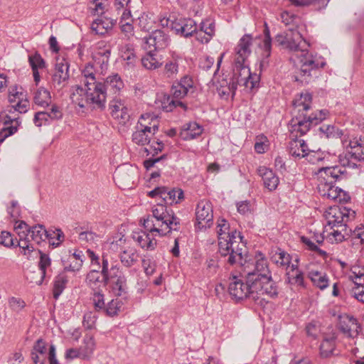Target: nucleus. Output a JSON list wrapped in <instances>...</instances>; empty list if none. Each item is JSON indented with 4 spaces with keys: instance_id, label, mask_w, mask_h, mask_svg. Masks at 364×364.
Here are the masks:
<instances>
[{
    "instance_id": "obj_30",
    "label": "nucleus",
    "mask_w": 364,
    "mask_h": 364,
    "mask_svg": "<svg viewBox=\"0 0 364 364\" xmlns=\"http://www.w3.org/2000/svg\"><path fill=\"white\" fill-rule=\"evenodd\" d=\"M257 173L262 177L266 188L272 191L277 188L279 179L271 169L266 166H259Z\"/></svg>"
},
{
    "instance_id": "obj_8",
    "label": "nucleus",
    "mask_w": 364,
    "mask_h": 364,
    "mask_svg": "<svg viewBox=\"0 0 364 364\" xmlns=\"http://www.w3.org/2000/svg\"><path fill=\"white\" fill-rule=\"evenodd\" d=\"M224 55V53H222L218 59L217 65L214 70V75L208 83V87L212 91H216L221 98L228 100L229 97H234L237 89V83L231 77L224 75H220L216 74Z\"/></svg>"
},
{
    "instance_id": "obj_54",
    "label": "nucleus",
    "mask_w": 364,
    "mask_h": 364,
    "mask_svg": "<svg viewBox=\"0 0 364 364\" xmlns=\"http://www.w3.org/2000/svg\"><path fill=\"white\" fill-rule=\"evenodd\" d=\"M335 348L334 338H325L320 345V353L322 357L330 356Z\"/></svg>"
},
{
    "instance_id": "obj_61",
    "label": "nucleus",
    "mask_w": 364,
    "mask_h": 364,
    "mask_svg": "<svg viewBox=\"0 0 364 364\" xmlns=\"http://www.w3.org/2000/svg\"><path fill=\"white\" fill-rule=\"evenodd\" d=\"M293 4L296 6H306L311 4H317L319 9L324 8L327 6L330 0H289Z\"/></svg>"
},
{
    "instance_id": "obj_27",
    "label": "nucleus",
    "mask_w": 364,
    "mask_h": 364,
    "mask_svg": "<svg viewBox=\"0 0 364 364\" xmlns=\"http://www.w3.org/2000/svg\"><path fill=\"white\" fill-rule=\"evenodd\" d=\"M252 38L250 35L246 34L243 36L237 45L236 48V54L235 60L239 62H245L250 56L252 50Z\"/></svg>"
},
{
    "instance_id": "obj_53",
    "label": "nucleus",
    "mask_w": 364,
    "mask_h": 364,
    "mask_svg": "<svg viewBox=\"0 0 364 364\" xmlns=\"http://www.w3.org/2000/svg\"><path fill=\"white\" fill-rule=\"evenodd\" d=\"M82 253L81 251H75L72 255H70V260L75 259V264H65V269L68 271H79L82 266Z\"/></svg>"
},
{
    "instance_id": "obj_60",
    "label": "nucleus",
    "mask_w": 364,
    "mask_h": 364,
    "mask_svg": "<svg viewBox=\"0 0 364 364\" xmlns=\"http://www.w3.org/2000/svg\"><path fill=\"white\" fill-rule=\"evenodd\" d=\"M48 238L51 245L57 247L63 242L65 235L61 230L57 229L52 233H49Z\"/></svg>"
},
{
    "instance_id": "obj_2",
    "label": "nucleus",
    "mask_w": 364,
    "mask_h": 364,
    "mask_svg": "<svg viewBox=\"0 0 364 364\" xmlns=\"http://www.w3.org/2000/svg\"><path fill=\"white\" fill-rule=\"evenodd\" d=\"M219 252L223 257H228L230 264L243 265L245 245L242 242L240 232L231 228L228 221L223 218L217 222Z\"/></svg>"
},
{
    "instance_id": "obj_62",
    "label": "nucleus",
    "mask_w": 364,
    "mask_h": 364,
    "mask_svg": "<svg viewBox=\"0 0 364 364\" xmlns=\"http://www.w3.org/2000/svg\"><path fill=\"white\" fill-rule=\"evenodd\" d=\"M154 21L145 13L139 17V25L144 31H150L154 27Z\"/></svg>"
},
{
    "instance_id": "obj_9",
    "label": "nucleus",
    "mask_w": 364,
    "mask_h": 364,
    "mask_svg": "<svg viewBox=\"0 0 364 364\" xmlns=\"http://www.w3.org/2000/svg\"><path fill=\"white\" fill-rule=\"evenodd\" d=\"M275 39L279 45L293 53L291 57L294 58L310 46L301 34L294 29H289V32L277 35Z\"/></svg>"
},
{
    "instance_id": "obj_41",
    "label": "nucleus",
    "mask_w": 364,
    "mask_h": 364,
    "mask_svg": "<svg viewBox=\"0 0 364 364\" xmlns=\"http://www.w3.org/2000/svg\"><path fill=\"white\" fill-rule=\"evenodd\" d=\"M95 348L94 338L91 335H86L83 339V343L80 346V350L82 359H89L92 355Z\"/></svg>"
},
{
    "instance_id": "obj_51",
    "label": "nucleus",
    "mask_w": 364,
    "mask_h": 364,
    "mask_svg": "<svg viewBox=\"0 0 364 364\" xmlns=\"http://www.w3.org/2000/svg\"><path fill=\"white\" fill-rule=\"evenodd\" d=\"M67 282L68 277L64 273L59 274L56 277L53 287V296L55 299H58L62 294L65 288Z\"/></svg>"
},
{
    "instance_id": "obj_56",
    "label": "nucleus",
    "mask_w": 364,
    "mask_h": 364,
    "mask_svg": "<svg viewBox=\"0 0 364 364\" xmlns=\"http://www.w3.org/2000/svg\"><path fill=\"white\" fill-rule=\"evenodd\" d=\"M326 156V154L321 151L309 150L305 157H306L307 161L312 164L319 165L320 164H322V165H324L323 161L325 160Z\"/></svg>"
},
{
    "instance_id": "obj_4",
    "label": "nucleus",
    "mask_w": 364,
    "mask_h": 364,
    "mask_svg": "<svg viewBox=\"0 0 364 364\" xmlns=\"http://www.w3.org/2000/svg\"><path fill=\"white\" fill-rule=\"evenodd\" d=\"M291 60L298 68L295 80L302 84H308L314 81L326 65V61L321 55L310 52L308 48L295 58L291 57Z\"/></svg>"
},
{
    "instance_id": "obj_18",
    "label": "nucleus",
    "mask_w": 364,
    "mask_h": 364,
    "mask_svg": "<svg viewBox=\"0 0 364 364\" xmlns=\"http://www.w3.org/2000/svg\"><path fill=\"white\" fill-rule=\"evenodd\" d=\"M151 198L159 197L166 204L180 203L184 198V193L181 188L168 190L166 187H156L148 193Z\"/></svg>"
},
{
    "instance_id": "obj_19",
    "label": "nucleus",
    "mask_w": 364,
    "mask_h": 364,
    "mask_svg": "<svg viewBox=\"0 0 364 364\" xmlns=\"http://www.w3.org/2000/svg\"><path fill=\"white\" fill-rule=\"evenodd\" d=\"M338 326L343 333L349 338L356 337L361 330L357 319L347 314L339 316Z\"/></svg>"
},
{
    "instance_id": "obj_26",
    "label": "nucleus",
    "mask_w": 364,
    "mask_h": 364,
    "mask_svg": "<svg viewBox=\"0 0 364 364\" xmlns=\"http://www.w3.org/2000/svg\"><path fill=\"white\" fill-rule=\"evenodd\" d=\"M183 63L184 60L181 55L173 53L164 65V74L168 77H176L179 72L184 70Z\"/></svg>"
},
{
    "instance_id": "obj_3",
    "label": "nucleus",
    "mask_w": 364,
    "mask_h": 364,
    "mask_svg": "<svg viewBox=\"0 0 364 364\" xmlns=\"http://www.w3.org/2000/svg\"><path fill=\"white\" fill-rule=\"evenodd\" d=\"M325 165L318 169L317 188L319 194L322 197L335 202H347L350 198L349 196L341 188L333 184L343 171L338 166H330L327 164Z\"/></svg>"
},
{
    "instance_id": "obj_43",
    "label": "nucleus",
    "mask_w": 364,
    "mask_h": 364,
    "mask_svg": "<svg viewBox=\"0 0 364 364\" xmlns=\"http://www.w3.org/2000/svg\"><path fill=\"white\" fill-rule=\"evenodd\" d=\"M172 217H176L173 213H169L166 205L158 203L154 205L152 209V215L148 218L159 219L166 221L172 220Z\"/></svg>"
},
{
    "instance_id": "obj_33",
    "label": "nucleus",
    "mask_w": 364,
    "mask_h": 364,
    "mask_svg": "<svg viewBox=\"0 0 364 364\" xmlns=\"http://www.w3.org/2000/svg\"><path fill=\"white\" fill-rule=\"evenodd\" d=\"M116 23V20L106 16H100L95 19L92 25V30L98 35H104L110 31Z\"/></svg>"
},
{
    "instance_id": "obj_23",
    "label": "nucleus",
    "mask_w": 364,
    "mask_h": 364,
    "mask_svg": "<svg viewBox=\"0 0 364 364\" xmlns=\"http://www.w3.org/2000/svg\"><path fill=\"white\" fill-rule=\"evenodd\" d=\"M111 115L121 124H125L129 119L128 109L124 102L119 98L113 99L109 104Z\"/></svg>"
},
{
    "instance_id": "obj_36",
    "label": "nucleus",
    "mask_w": 364,
    "mask_h": 364,
    "mask_svg": "<svg viewBox=\"0 0 364 364\" xmlns=\"http://www.w3.org/2000/svg\"><path fill=\"white\" fill-rule=\"evenodd\" d=\"M289 154L298 158H304L309 151V148L304 139H294L289 142Z\"/></svg>"
},
{
    "instance_id": "obj_55",
    "label": "nucleus",
    "mask_w": 364,
    "mask_h": 364,
    "mask_svg": "<svg viewBox=\"0 0 364 364\" xmlns=\"http://www.w3.org/2000/svg\"><path fill=\"white\" fill-rule=\"evenodd\" d=\"M14 120H11V124L7 126L8 122H5V127L0 131V144H1L6 138L13 135L17 132L18 123L16 121H15V124H14Z\"/></svg>"
},
{
    "instance_id": "obj_15",
    "label": "nucleus",
    "mask_w": 364,
    "mask_h": 364,
    "mask_svg": "<svg viewBox=\"0 0 364 364\" xmlns=\"http://www.w3.org/2000/svg\"><path fill=\"white\" fill-rule=\"evenodd\" d=\"M196 227L198 230L207 229L213 224L212 203L206 200L198 202L196 208Z\"/></svg>"
},
{
    "instance_id": "obj_1",
    "label": "nucleus",
    "mask_w": 364,
    "mask_h": 364,
    "mask_svg": "<svg viewBox=\"0 0 364 364\" xmlns=\"http://www.w3.org/2000/svg\"><path fill=\"white\" fill-rule=\"evenodd\" d=\"M99 70L91 63H86L81 70L80 82L84 86L73 87L70 98L73 104L81 108L91 107L103 109L105 107L107 92L119 93L124 87L118 74L109 75L104 82L100 80Z\"/></svg>"
},
{
    "instance_id": "obj_21",
    "label": "nucleus",
    "mask_w": 364,
    "mask_h": 364,
    "mask_svg": "<svg viewBox=\"0 0 364 364\" xmlns=\"http://www.w3.org/2000/svg\"><path fill=\"white\" fill-rule=\"evenodd\" d=\"M343 149L351 159L361 161L364 159L362 145L356 137L344 136L342 139Z\"/></svg>"
},
{
    "instance_id": "obj_24",
    "label": "nucleus",
    "mask_w": 364,
    "mask_h": 364,
    "mask_svg": "<svg viewBox=\"0 0 364 364\" xmlns=\"http://www.w3.org/2000/svg\"><path fill=\"white\" fill-rule=\"evenodd\" d=\"M18 230V235L19 237V240L18 245L21 249V252L27 257L29 258L31 254L33 252L34 247L31 244L29 237L26 231H28V225L21 222L18 227L16 228Z\"/></svg>"
},
{
    "instance_id": "obj_42",
    "label": "nucleus",
    "mask_w": 364,
    "mask_h": 364,
    "mask_svg": "<svg viewBox=\"0 0 364 364\" xmlns=\"http://www.w3.org/2000/svg\"><path fill=\"white\" fill-rule=\"evenodd\" d=\"M348 278L356 287H363L364 267L357 264L352 266L348 274Z\"/></svg>"
},
{
    "instance_id": "obj_7",
    "label": "nucleus",
    "mask_w": 364,
    "mask_h": 364,
    "mask_svg": "<svg viewBox=\"0 0 364 364\" xmlns=\"http://www.w3.org/2000/svg\"><path fill=\"white\" fill-rule=\"evenodd\" d=\"M266 291L267 296L276 297L278 294L277 287L273 281L268 262L260 252L255 255V269L247 274Z\"/></svg>"
},
{
    "instance_id": "obj_57",
    "label": "nucleus",
    "mask_w": 364,
    "mask_h": 364,
    "mask_svg": "<svg viewBox=\"0 0 364 364\" xmlns=\"http://www.w3.org/2000/svg\"><path fill=\"white\" fill-rule=\"evenodd\" d=\"M122 306L123 304L122 301L118 299H112L107 304L105 311L108 316H114L117 315V314L121 311Z\"/></svg>"
},
{
    "instance_id": "obj_16",
    "label": "nucleus",
    "mask_w": 364,
    "mask_h": 364,
    "mask_svg": "<svg viewBox=\"0 0 364 364\" xmlns=\"http://www.w3.org/2000/svg\"><path fill=\"white\" fill-rule=\"evenodd\" d=\"M354 211L345 207L331 206L326 209L323 215L326 220L325 226L346 225L347 219L350 217H354Z\"/></svg>"
},
{
    "instance_id": "obj_28",
    "label": "nucleus",
    "mask_w": 364,
    "mask_h": 364,
    "mask_svg": "<svg viewBox=\"0 0 364 364\" xmlns=\"http://www.w3.org/2000/svg\"><path fill=\"white\" fill-rule=\"evenodd\" d=\"M155 235L148 231L135 232L133 233V240L144 250H153L155 249L157 242L154 238Z\"/></svg>"
},
{
    "instance_id": "obj_47",
    "label": "nucleus",
    "mask_w": 364,
    "mask_h": 364,
    "mask_svg": "<svg viewBox=\"0 0 364 364\" xmlns=\"http://www.w3.org/2000/svg\"><path fill=\"white\" fill-rule=\"evenodd\" d=\"M34 102L41 107L48 106L51 102V97L50 92L43 88L40 87L35 93L33 97Z\"/></svg>"
},
{
    "instance_id": "obj_29",
    "label": "nucleus",
    "mask_w": 364,
    "mask_h": 364,
    "mask_svg": "<svg viewBox=\"0 0 364 364\" xmlns=\"http://www.w3.org/2000/svg\"><path fill=\"white\" fill-rule=\"evenodd\" d=\"M172 28L177 33L188 37L196 32L197 27L196 22L191 18H183L173 21L172 23Z\"/></svg>"
},
{
    "instance_id": "obj_31",
    "label": "nucleus",
    "mask_w": 364,
    "mask_h": 364,
    "mask_svg": "<svg viewBox=\"0 0 364 364\" xmlns=\"http://www.w3.org/2000/svg\"><path fill=\"white\" fill-rule=\"evenodd\" d=\"M312 104V96L311 94L301 93V95L294 101V112L297 113V116H303L307 114Z\"/></svg>"
},
{
    "instance_id": "obj_32",
    "label": "nucleus",
    "mask_w": 364,
    "mask_h": 364,
    "mask_svg": "<svg viewBox=\"0 0 364 364\" xmlns=\"http://www.w3.org/2000/svg\"><path fill=\"white\" fill-rule=\"evenodd\" d=\"M136 126L155 134L159 129V122L154 114L146 113L140 117Z\"/></svg>"
},
{
    "instance_id": "obj_14",
    "label": "nucleus",
    "mask_w": 364,
    "mask_h": 364,
    "mask_svg": "<svg viewBox=\"0 0 364 364\" xmlns=\"http://www.w3.org/2000/svg\"><path fill=\"white\" fill-rule=\"evenodd\" d=\"M326 115V112L324 110L319 111L318 114L307 115V114H304L303 116L296 115V118L291 120V132L304 135L309 130L311 123L318 124L325 119Z\"/></svg>"
},
{
    "instance_id": "obj_50",
    "label": "nucleus",
    "mask_w": 364,
    "mask_h": 364,
    "mask_svg": "<svg viewBox=\"0 0 364 364\" xmlns=\"http://www.w3.org/2000/svg\"><path fill=\"white\" fill-rule=\"evenodd\" d=\"M39 253L41 255L40 256V261H39V268L41 270L40 273V279L38 281H36L35 283L36 284H41L46 274V269L50 266L51 261L50 257L48 255L43 253L42 252L39 251Z\"/></svg>"
},
{
    "instance_id": "obj_25",
    "label": "nucleus",
    "mask_w": 364,
    "mask_h": 364,
    "mask_svg": "<svg viewBox=\"0 0 364 364\" xmlns=\"http://www.w3.org/2000/svg\"><path fill=\"white\" fill-rule=\"evenodd\" d=\"M326 240L331 244L341 242L348 235L346 225L336 226H325Z\"/></svg>"
},
{
    "instance_id": "obj_58",
    "label": "nucleus",
    "mask_w": 364,
    "mask_h": 364,
    "mask_svg": "<svg viewBox=\"0 0 364 364\" xmlns=\"http://www.w3.org/2000/svg\"><path fill=\"white\" fill-rule=\"evenodd\" d=\"M269 145V140L267 136L259 135L256 138L255 150L258 154H264L268 149Z\"/></svg>"
},
{
    "instance_id": "obj_45",
    "label": "nucleus",
    "mask_w": 364,
    "mask_h": 364,
    "mask_svg": "<svg viewBox=\"0 0 364 364\" xmlns=\"http://www.w3.org/2000/svg\"><path fill=\"white\" fill-rule=\"evenodd\" d=\"M309 278L320 289H324L329 285L328 279L325 273L312 270L309 272Z\"/></svg>"
},
{
    "instance_id": "obj_13",
    "label": "nucleus",
    "mask_w": 364,
    "mask_h": 364,
    "mask_svg": "<svg viewBox=\"0 0 364 364\" xmlns=\"http://www.w3.org/2000/svg\"><path fill=\"white\" fill-rule=\"evenodd\" d=\"M144 228L153 233L159 235H165L171 230H176L180 225V220L177 217H172V220L166 221L153 218H147L144 220Z\"/></svg>"
},
{
    "instance_id": "obj_59",
    "label": "nucleus",
    "mask_w": 364,
    "mask_h": 364,
    "mask_svg": "<svg viewBox=\"0 0 364 364\" xmlns=\"http://www.w3.org/2000/svg\"><path fill=\"white\" fill-rule=\"evenodd\" d=\"M8 302L10 309L17 313L21 311L26 306L24 300L19 297L12 296L9 298Z\"/></svg>"
},
{
    "instance_id": "obj_5",
    "label": "nucleus",
    "mask_w": 364,
    "mask_h": 364,
    "mask_svg": "<svg viewBox=\"0 0 364 364\" xmlns=\"http://www.w3.org/2000/svg\"><path fill=\"white\" fill-rule=\"evenodd\" d=\"M117 254L119 257L121 262L125 267L132 266L139 258L136 250L132 246L130 242L122 238L105 245L102 259H106L107 265H109V261L115 259Z\"/></svg>"
},
{
    "instance_id": "obj_44",
    "label": "nucleus",
    "mask_w": 364,
    "mask_h": 364,
    "mask_svg": "<svg viewBox=\"0 0 364 364\" xmlns=\"http://www.w3.org/2000/svg\"><path fill=\"white\" fill-rule=\"evenodd\" d=\"M121 58L127 62V65H133L136 62V55L133 46L129 43L121 45L119 48Z\"/></svg>"
},
{
    "instance_id": "obj_63",
    "label": "nucleus",
    "mask_w": 364,
    "mask_h": 364,
    "mask_svg": "<svg viewBox=\"0 0 364 364\" xmlns=\"http://www.w3.org/2000/svg\"><path fill=\"white\" fill-rule=\"evenodd\" d=\"M91 4L94 6L91 8V14L94 16H101L105 12V4L102 0H92Z\"/></svg>"
},
{
    "instance_id": "obj_52",
    "label": "nucleus",
    "mask_w": 364,
    "mask_h": 364,
    "mask_svg": "<svg viewBox=\"0 0 364 364\" xmlns=\"http://www.w3.org/2000/svg\"><path fill=\"white\" fill-rule=\"evenodd\" d=\"M150 36L154 39L155 49H163L168 45V38L161 30L154 31Z\"/></svg>"
},
{
    "instance_id": "obj_35",
    "label": "nucleus",
    "mask_w": 364,
    "mask_h": 364,
    "mask_svg": "<svg viewBox=\"0 0 364 364\" xmlns=\"http://www.w3.org/2000/svg\"><path fill=\"white\" fill-rule=\"evenodd\" d=\"M28 62L33 71L34 81L38 85L41 80L39 70L46 68V63L38 53L29 55Z\"/></svg>"
},
{
    "instance_id": "obj_38",
    "label": "nucleus",
    "mask_w": 364,
    "mask_h": 364,
    "mask_svg": "<svg viewBox=\"0 0 364 364\" xmlns=\"http://www.w3.org/2000/svg\"><path fill=\"white\" fill-rule=\"evenodd\" d=\"M26 233L28 236L30 235L31 240L37 244H40L49 236V233L42 225H37L33 226L31 228H28Z\"/></svg>"
},
{
    "instance_id": "obj_49",
    "label": "nucleus",
    "mask_w": 364,
    "mask_h": 364,
    "mask_svg": "<svg viewBox=\"0 0 364 364\" xmlns=\"http://www.w3.org/2000/svg\"><path fill=\"white\" fill-rule=\"evenodd\" d=\"M265 28L264 31V37L259 43V46L261 49H262L263 53L262 55L264 58H267L270 56L271 54V48H272V38L270 36V31L267 26V24L265 23Z\"/></svg>"
},
{
    "instance_id": "obj_48",
    "label": "nucleus",
    "mask_w": 364,
    "mask_h": 364,
    "mask_svg": "<svg viewBox=\"0 0 364 364\" xmlns=\"http://www.w3.org/2000/svg\"><path fill=\"white\" fill-rule=\"evenodd\" d=\"M287 276L288 282L291 284H295L301 287L304 286L303 273L297 268H294V264H292L291 266V268L287 270Z\"/></svg>"
},
{
    "instance_id": "obj_20",
    "label": "nucleus",
    "mask_w": 364,
    "mask_h": 364,
    "mask_svg": "<svg viewBox=\"0 0 364 364\" xmlns=\"http://www.w3.org/2000/svg\"><path fill=\"white\" fill-rule=\"evenodd\" d=\"M69 65L63 58L56 59L55 73L52 77V83L55 87H62L69 78Z\"/></svg>"
},
{
    "instance_id": "obj_6",
    "label": "nucleus",
    "mask_w": 364,
    "mask_h": 364,
    "mask_svg": "<svg viewBox=\"0 0 364 364\" xmlns=\"http://www.w3.org/2000/svg\"><path fill=\"white\" fill-rule=\"evenodd\" d=\"M230 294L235 299H252L257 301L258 299H264L267 296L266 291L252 279L249 275H246L245 281L237 277H233L232 281L229 284Z\"/></svg>"
},
{
    "instance_id": "obj_12",
    "label": "nucleus",
    "mask_w": 364,
    "mask_h": 364,
    "mask_svg": "<svg viewBox=\"0 0 364 364\" xmlns=\"http://www.w3.org/2000/svg\"><path fill=\"white\" fill-rule=\"evenodd\" d=\"M139 176V169L136 166L124 164L116 168L114 179L119 188L130 189L137 183Z\"/></svg>"
},
{
    "instance_id": "obj_22",
    "label": "nucleus",
    "mask_w": 364,
    "mask_h": 364,
    "mask_svg": "<svg viewBox=\"0 0 364 364\" xmlns=\"http://www.w3.org/2000/svg\"><path fill=\"white\" fill-rule=\"evenodd\" d=\"M172 95L176 100L171 98L170 97H164V100H166L167 105L164 104L162 108L166 112H171L176 107H185V105L179 100L183 98L187 95L188 91H186L183 87L177 84L172 87Z\"/></svg>"
},
{
    "instance_id": "obj_17",
    "label": "nucleus",
    "mask_w": 364,
    "mask_h": 364,
    "mask_svg": "<svg viewBox=\"0 0 364 364\" xmlns=\"http://www.w3.org/2000/svg\"><path fill=\"white\" fill-rule=\"evenodd\" d=\"M9 101L11 107L19 113H26L29 107L27 94L22 87L11 86L9 89Z\"/></svg>"
},
{
    "instance_id": "obj_40",
    "label": "nucleus",
    "mask_w": 364,
    "mask_h": 364,
    "mask_svg": "<svg viewBox=\"0 0 364 364\" xmlns=\"http://www.w3.org/2000/svg\"><path fill=\"white\" fill-rule=\"evenodd\" d=\"M271 259L273 262L279 267H286L287 270L291 268L289 266L291 262L290 255L281 249H278L272 252Z\"/></svg>"
},
{
    "instance_id": "obj_11",
    "label": "nucleus",
    "mask_w": 364,
    "mask_h": 364,
    "mask_svg": "<svg viewBox=\"0 0 364 364\" xmlns=\"http://www.w3.org/2000/svg\"><path fill=\"white\" fill-rule=\"evenodd\" d=\"M245 62L235 60L233 74L231 79L238 85H243L251 90L256 87L259 82V76L257 73H252L245 64Z\"/></svg>"
},
{
    "instance_id": "obj_10",
    "label": "nucleus",
    "mask_w": 364,
    "mask_h": 364,
    "mask_svg": "<svg viewBox=\"0 0 364 364\" xmlns=\"http://www.w3.org/2000/svg\"><path fill=\"white\" fill-rule=\"evenodd\" d=\"M107 262L102 259V274L105 282H109L112 292L117 296H122L127 292V279L117 266H112L109 270Z\"/></svg>"
},
{
    "instance_id": "obj_39",
    "label": "nucleus",
    "mask_w": 364,
    "mask_h": 364,
    "mask_svg": "<svg viewBox=\"0 0 364 364\" xmlns=\"http://www.w3.org/2000/svg\"><path fill=\"white\" fill-rule=\"evenodd\" d=\"M141 63L147 70H155L162 65L161 59L158 58L155 52L151 51L141 58Z\"/></svg>"
},
{
    "instance_id": "obj_46",
    "label": "nucleus",
    "mask_w": 364,
    "mask_h": 364,
    "mask_svg": "<svg viewBox=\"0 0 364 364\" xmlns=\"http://www.w3.org/2000/svg\"><path fill=\"white\" fill-rule=\"evenodd\" d=\"M85 282L88 286L92 289H96L100 287V284L105 282L102 270L101 272L97 270L90 271L86 277Z\"/></svg>"
},
{
    "instance_id": "obj_37",
    "label": "nucleus",
    "mask_w": 364,
    "mask_h": 364,
    "mask_svg": "<svg viewBox=\"0 0 364 364\" xmlns=\"http://www.w3.org/2000/svg\"><path fill=\"white\" fill-rule=\"evenodd\" d=\"M154 136L151 132H148L136 126L132 134V141L139 146L149 145L154 139Z\"/></svg>"
},
{
    "instance_id": "obj_34",
    "label": "nucleus",
    "mask_w": 364,
    "mask_h": 364,
    "mask_svg": "<svg viewBox=\"0 0 364 364\" xmlns=\"http://www.w3.org/2000/svg\"><path fill=\"white\" fill-rule=\"evenodd\" d=\"M203 132L202 126L194 122H189L183 125L180 132V136L183 140L190 141L201 135Z\"/></svg>"
},
{
    "instance_id": "obj_64",
    "label": "nucleus",
    "mask_w": 364,
    "mask_h": 364,
    "mask_svg": "<svg viewBox=\"0 0 364 364\" xmlns=\"http://www.w3.org/2000/svg\"><path fill=\"white\" fill-rule=\"evenodd\" d=\"M200 31H204L208 38H212L215 34V25L214 23L210 20L202 21L200 24Z\"/></svg>"
}]
</instances>
